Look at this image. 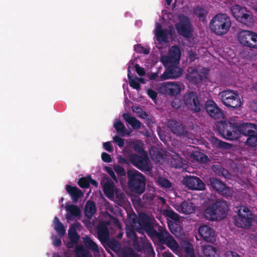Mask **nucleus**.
I'll return each instance as SVG.
<instances>
[{"instance_id":"obj_1","label":"nucleus","mask_w":257,"mask_h":257,"mask_svg":"<svg viewBox=\"0 0 257 257\" xmlns=\"http://www.w3.org/2000/svg\"><path fill=\"white\" fill-rule=\"evenodd\" d=\"M251 122H242L239 124L234 121L224 120L218 122L216 127L219 133L224 138L229 140H236L241 135L247 137Z\"/></svg>"},{"instance_id":"obj_2","label":"nucleus","mask_w":257,"mask_h":257,"mask_svg":"<svg viewBox=\"0 0 257 257\" xmlns=\"http://www.w3.org/2000/svg\"><path fill=\"white\" fill-rule=\"evenodd\" d=\"M227 211L228 206L225 201L216 200L206 208L204 216L210 221L220 220L226 217Z\"/></svg>"},{"instance_id":"obj_3","label":"nucleus","mask_w":257,"mask_h":257,"mask_svg":"<svg viewBox=\"0 0 257 257\" xmlns=\"http://www.w3.org/2000/svg\"><path fill=\"white\" fill-rule=\"evenodd\" d=\"M230 17L225 13H218L211 20L209 23L210 30L218 36L226 34L231 27Z\"/></svg>"},{"instance_id":"obj_4","label":"nucleus","mask_w":257,"mask_h":257,"mask_svg":"<svg viewBox=\"0 0 257 257\" xmlns=\"http://www.w3.org/2000/svg\"><path fill=\"white\" fill-rule=\"evenodd\" d=\"M127 185L132 192L141 194L146 189V177L141 172L134 169L126 172Z\"/></svg>"},{"instance_id":"obj_5","label":"nucleus","mask_w":257,"mask_h":257,"mask_svg":"<svg viewBox=\"0 0 257 257\" xmlns=\"http://www.w3.org/2000/svg\"><path fill=\"white\" fill-rule=\"evenodd\" d=\"M138 221L139 227L137 229L139 233H143L145 231L149 237L153 234L156 230L154 228L155 219L151 217L149 215L145 213H141L139 218L137 215H135L134 218L132 219V222L136 224Z\"/></svg>"},{"instance_id":"obj_6","label":"nucleus","mask_w":257,"mask_h":257,"mask_svg":"<svg viewBox=\"0 0 257 257\" xmlns=\"http://www.w3.org/2000/svg\"><path fill=\"white\" fill-rule=\"evenodd\" d=\"M150 238L152 239H157L159 242L166 245L173 251L176 250L179 247V244L171 234L163 228H159V231L155 230Z\"/></svg>"},{"instance_id":"obj_7","label":"nucleus","mask_w":257,"mask_h":257,"mask_svg":"<svg viewBox=\"0 0 257 257\" xmlns=\"http://www.w3.org/2000/svg\"><path fill=\"white\" fill-rule=\"evenodd\" d=\"M252 213L248 207L241 206L238 209V213L234 217L233 222L235 225L241 228H248L252 223Z\"/></svg>"},{"instance_id":"obj_8","label":"nucleus","mask_w":257,"mask_h":257,"mask_svg":"<svg viewBox=\"0 0 257 257\" xmlns=\"http://www.w3.org/2000/svg\"><path fill=\"white\" fill-rule=\"evenodd\" d=\"M222 103L228 107L238 108L241 105L238 93L230 89H226L221 92Z\"/></svg>"},{"instance_id":"obj_9","label":"nucleus","mask_w":257,"mask_h":257,"mask_svg":"<svg viewBox=\"0 0 257 257\" xmlns=\"http://www.w3.org/2000/svg\"><path fill=\"white\" fill-rule=\"evenodd\" d=\"M184 103L188 108L194 113L199 112L203 108L196 92L190 91L185 94L183 97Z\"/></svg>"},{"instance_id":"obj_10","label":"nucleus","mask_w":257,"mask_h":257,"mask_svg":"<svg viewBox=\"0 0 257 257\" xmlns=\"http://www.w3.org/2000/svg\"><path fill=\"white\" fill-rule=\"evenodd\" d=\"M128 160L130 163L143 172H149L152 170L147 157L133 154L128 156Z\"/></svg>"},{"instance_id":"obj_11","label":"nucleus","mask_w":257,"mask_h":257,"mask_svg":"<svg viewBox=\"0 0 257 257\" xmlns=\"http://www.w3.org/2000/svg\"><path fill=\"white\" fill-rule=\"evenodd\" d=\"M158 89L161 94L174 96L180 93L181 87L175 82H163L159 84Z\"/></svg>"},{"instance_id":"obj_12","label":"nucleus","mask_w":257,"mask_h":257,"mask_svg":"<svg viewBox=\"0 0 257 257\" xmlns=\"http://www.w3.org/2000/svg\"><path fill=\"white\" fill-rule=\"evenodd\" d=\"M182 184L191 190H204L205 184L198 177L189 175L184 177Z\"/></svg>"},{"instance_id":"obj_13","label":"nucleus","mask_w":257,"mask_h":257,"mask_svg":"<svg viewBox=\"0 0 257 257\" xmlns=\"http://www.w3.org/2000/svg\"><path fill=\"white\" fill-rule=\"evenodd\" d=\"M181 52L178 46L171 47L168 55H164L161 57V62L164 66L172 64H178L180 59Z\"/></svg>"},{"instance_id":"obj_14","label":"nucleus","mask_w":257,"mask_h":257,"mask_svg":"<svg viewBox=\"0 0 257 257\" xmlns=\"http://www.w3.org/2000/svg\"><path fill=\"white\" fill-rule=\"evenodd\" d=\"M208 185L210 186L212 189L217 191L219 194L224 196H229L230 194V190L226 184L219 179L212 177L208 181Z\"/></svg>"},{"instance_id":"obj_15","label":"nucleus","mask_w":257,"mask_h":257,"mask_svg":"<svg viewBox=\"0 0 257 257\" xmlns=\"http://www.w3.org/2000/svg\"><path fill=\"white\" fill-rule=\"evenodd\" d=\"M205 108L208 114L213 119H220L224 117L223 111L218 105L212 100H207Z\"/></svg>"},{"instance_id":"obj_16","label":"nucleus","mask_w":257,"mask_h":257,"mask_svg":"<svg viewBox=\"0 0 257 257\" xmlns=\"http://www.w3.org/2000/svg\"><path fill=\"white\" fill-rule=\"evenodd\" d=\"M186 21H180L176 24V28L177 33L185 38H190L193 35V29L191 25L186 17Z\"/></svg>"},{"instance_id":"obj_17","label":"nucleus","mask_w":257,"mask_h":257,"mask_svg":"<svg viewBox=\"0 0 257 257\" xmlns=\"http://www.w3.org/2000/svg\"><path fill=\"white\" fill-rule=\"evenodd\" d=\"M201 238L207 242L213 243L216 241V235L213 229L207 225H202L198 228Z\"/></svg>"},{"instance_id":"obj_18","label":"nucleus","mask_w":257,"mask_h":257,"mask_svg":"<svg viewBox=\"0 0 257 257\" xmlns=\"http://www.w3.org/2000/svg\"><path fill=\"white\" fill-rule=\"evenodd\" d=\"M178 64H172L168 66L163 73L162 74L161 78L162 80H165L169 79H174L179 77L182 74V69L177 66Z\"/></svg>"},{"instance_id":"obj_19","label":"nucleus","mask_w":257,"mask_h":257,"mask_svg":"<svg viewBox=\"0 0 257 257\" xmlns=\"http://www.w3.org/2000/svg\"><path fill=\"white\" fill-rule=\"evenodd\" d=\"M187 71L186 78L192 84L198 85V84H201L204 79L203 74L199 73L196 68L189 67Z\"/></svg>"},{"instance_id":"obj_20","label":"nucleus","mask_w":257,"mask_h":257,"mask_svg":"<svg viewBox=\"0 0 257 257\" xmlns=\"http://www.w3.org/2000/svg\"><path fill=\"white\" fill-rule=\"evenodd\" d=\"M236 20L249 28L253 26L255 21L254 17L252 13L247 9L245 10L243 13H241L239 17L236 18Z\"/></svg>"},{"instance_id":"obj_21","label":"nucleus","mask_w":257,"mask_h":257,"mask_svg":"<svg viewBox=\"0 0 257 257\" xmlns=\"http://www.w3.org/2000/svg\"><path fill=\"white\" fill-rule=\"evenodd\" d=\"M169 126L171 132L178 136L183 137L187 135L182 124L179 121L172 120L169 122Z\"/></svg>"},{"instance_id":"obj_22","label":"nucleus","mask_w":257,"mask_h":257,"mask_svg":"<svg viewBox=\"0 0 257 257\" xmlns=\"http://www.w3.org/2000/svg\"><path fill=\"white\" fill-rule=\"evenodd\" d=\"M246 140V145L251 147H257V124L252 123Z\"/></svg>"},{"instance_id":"obj_23","label":"nucleus","mask_w":257,"mask_h":257,"mask_svg":"<svg viewBox=\"0 0 257 257\" xmlns=\"http://www.w3.org/2000/svg\"><path fill=\"white\" fill-rule=\"evenodd\" d=\"M66 210L69 213L66 215V218L67 220H72L75 217H79L81 214V211L78 206L73 205H66L65 207Z\"/></svg>"},{"instance_id":"obj_24","label":"nucleus","mask_w":257,"mask_h":257,"mask_svg":"<svg viewBox=\"0 0 257 257\" xmlns=\"http://www.w3.org/2000/svg\"><path fill=\"white\" fill-rule=\"evenodd\" d=\"M66 190L70 195L73 202H78L79 198L83 195V192L76 187L72 186L70 185H66Z\"/></svg>"},{"instance_id":"obj_25","label":"nucleus","mask_w":257,"mask_h":257,"mask_svg":"<svg viewBox=\"0 0 257 257\" xmlns=\"http://www.w3.org/2000/svg\"><path fill=\"white\" fill-rule=\"evenodd\" d=\"M81 226L79 223L76 222L71 225L68 230V237L72 243H77L80 239V236L76 231V228Z\"/></svg>"},{"instance_id":"obj_26","label":"nucleus","mask_w":257,"mask_h":257,"mask_svg":"<svg viewBox=\"0 0 257 257\" xmlns=\"http://www.w3.org/2000/svg\"><path fill=\"white\" fill-rule=\"evenodd\" d=\"M252 31L248 30H242L237 33V39L240 44L247 47L250 40V37Z\"/></svg>"},{"instance_id":"obj_27","label":"nucleus","mask_w":257,"mask_h":257,"mask_svg":"<svg viewBox=\"0 0 257 257\" xmlns=\"http://www.w3.org/2000/svg\"><path fill=\"white\" fill-rule=\"evenodd\" d=\"M155 34L157 40L159 42H167V37H168V30L166 29H162L159 23H157V28L155 31Z\"/></svg>"},{"instance_id":"obj_28","label":"nucleus","mask_w":257,"mask_h":257,"mask_svg":"<svg viewBox=\"0 0 257 257\" xmlns=\"http://www.w3.org/2000/svg\"><path fill=\"white\" fill-rule=\"evenodd\" d=\"M96 213V205L92 201H87L84 207V213L87 218L90 219Z\"/></svg>"},{"instance_id":"obj_29","label":"nucleus","mask_w":257,"mask_h":257,"mask_svg":"<svg viewBox=\"0 0 257 257\" xmlns=\"http://www.w3.org/2000/svg\"><path fill=\"white\" fill-rule=\"evenodd\" d=\"M103 191L109 199H114V183L113 182L106 181L103 186Z\"/></svg>"},{"instance_id":"obj_30","label":"nucleus","mask_w":257,"mask_h":257,"mask_svg":"<svg viewBox=\"0 0 257 257\" xmlns=\"http://www.w3.org/2000/svg\"><path fill=\"white\" fill-rule=\"evenodd\" d=\"M125 120L130 124L134 129L139 130L141 127V121L134 116H132L130 114L126 113L122 115Z\"/></svg>"},{"instance_id":"obj_31","label":"nucleus","mask_w":257,"mask_h":257,"mask_svg":"<svg viewBox=\"0 0 257 257\" xmlns=\"http://www.w3.org/2000/svg\"><path fill=\"white\" fill-rule=\"evenodd\" d=\"M193 13L199 18V20L204 22L206 19L208 12L204 7L198 6L193 8Z\"/></svg>"},{"instance_id":"obj_32","label":"nucleus","mask_w":257,"mask_h":257,"mask_svg":"<svg viewBox=\"0 0 257 257\" xmlns=\"http://www.w3.org/2000/svg\"><path fill=\"white\" fill-rule=\"evenodd\" d=\"M135 247L139 251H141L142 250H149L153 248L151 243L149 241L145 236L141 238L139 243H135Z\"/></svg>"},{"instance_id":"obj_33","label":"nucleus","mask_w":257,"mask_h":257,"mask_svg":"<svg viewBox=\"0 0 257 257\" xmlns=\"http://www.w3.org/2000/svg\"><path fill=\"white\" fill-rule=\"evenodd\" d=\"M97 235L99 240L102 243L109 239L108 229L105 226H101L98 228Z\"/></svg>"},{"instance_id":"obj_34","label":"nucleus","mask_w":257,"mask_h":257,"mask_svg":"<svg viewBox=\"0 0 257 257\" xmlns=\"http://www.w3.org/2000/svg\"><path fill=\"white\" fill-rule=\"evenodd\" d=\"M54 227L58 235L63 237L66 233V229L64 225L60 222L57 217H55L53 220Z\"/></svg>"},{"instance_id":"obj_35","label":"nucleus","mask_w":257,"mask_h":257,"mask_svg":"<svg viewBox=\"0 0 257 257\" xmlns=\"http://www.w3.org/2000/svg\"><path fill=\"white\" fill-rule=\"evenodd\" d=\"M203 252L207 257H218L219 256L217 249L211 245H205L203 249Z\"/></svg>"},{"instance_id":"obj_36","label":"nucleus","mask_w":257,"mask_h":257,"mask_svg":"<svg viewBox=\"0 0 257 257\" xmlns=\"http://www.w3.org/2000/svg\"><path fill=\"white\" fill-rule=\"evenodd\" d=\"M181 211L186 214H189L193 213L195 210L193 204L190 201H184L180 204Z\"/></svg>"},{"instance_id":"obj_37","label":"nucleus","mask_w":257,"mask_h":257,"mask_svg":"<svg viewBox=\"0 0 257 257\" xmlns=\"http://www.w3.org/2000/svg\"><path fill=\"white\" fill-rule=\"evenodd\" d=\"M191 157L194 161L200 163H206L209 161L207 155L200 152L193 153Z\"/></svg>"},{"instance_id":"obj_38","label":"nucleus","mask_w":257,"mask_h":257,"mask_svg":"<svg viewBox=\"0 0 257 257\" xmlns=\"http://www.w3.org/2000/svg\"><path fill=\"white\" fill-rule=\"evenodd\" d=\"M113 126H114L117 133L122 137L126 135L129 136L131 133V131H126L124 125L120 120L116 121L113 124Z\"/></svg>"},{"instance_id":"obj_39","label":"nucleus","mask_w":257,"mask_h":257,"mask_svg":"<svg viewBox=\"0 0 257 257\" xmlns=\"http://www.w3.org/2000/svg\"><path fill=\"white\" fill-rule=\"evenodd\" d=\"M104 243H106L109 248L115 252L119 251L121 248L120 243L115 239H109Z\"/></svg>"},{"instance_id":"obj_40","label":"nucleus","mask_w":257,"mask_h":257,"mask_svg":"<svg viewBox=\"0 0 257 257\" xmlns=\"http://www.w3.org/2000/svg\"><path fill=\"white\" fill-rule=\"evenodd\" d=\"M84 243L85 246L93 251L99 250L97 243L91 239L89 237L86 236L84 238Z\"/></svg>"},{"instance_id":"obj_41","label":"nucleus","mask_w":257,"mask_h":257,"mask_svg":"<svg viewBox=\"0 0 257 257\" xmlns=\"http://www.w3.org/2000/svg\"><path fill=\"white\" fill-rule=\"evenodd\" d=\"M246 9V8L241 7L238 5H234L231 6L230 11L233 16L236 20V18L241 15V13H243Z\"/></svg>"},{"instance_id":"obj_42","label":"nucleus","mask_w":257,"mask_h":257,"mask_svg":"<svg viewBox=\"0 0 257 257\" xmlns=\"http://www.w3.org/2000/svg\"><path fill=\"white\" fill-rule=\"evenodd\" d=\"M211 141L214 145L221 149H227L230 147V145L229 143L220 140L215 138V137H212Z\"/></svg>"},{"instance_id":"obj_43","label":"nucleus","mask_w":257,"mask_h":257,"mask_svg":"<svg viewBox=\"0 0 257 257\" xmlns=\"http://www.w3.org/2000/svg\"><path fill=\"white\" fill-rule=\"evenodd\" d=\"M163 214L165 216L169 217L175 221H178L179 220V216L178 213L171 208L165 209L163 212Z\"/></svg>"},{"instance_id":"obj_44","label":"nucleus","mask_w":257,"mask_h":257,"mask_svg":"<svg viewBox=\"0 0 257 257\" xmlns=\"http://www.w3.org/2000/svg\"><path fill=\"white\" fill-rule=\"evenodd\" d=\"M89 176L86 177H81L79 179L77 184L81 188H88L89 187Z\"/></svg>"},{"instance_id":"obj_45","label":"nucleus","mask_w":257,"mask_h":257,"mask_svg":"<svg viewBox=\"0 0 257 257\" xmlns=\"http://www.w3.org/2000/svg\"><path fill=\"white\" fill-rule=\"evenodd\" d=\"M184 251L190 257H195L193 246L192 243L187 242L183 247Z\"/></svg>"},{"instance_id":"obj_46","label":"nucleus","mask_w":257,"mask_h":257,"mask_svg":"<svg viewBox=\"0 0 257 257\" xmlns=\"http://www.w3.org/2000/svg\"><path fill=\"white\" fill-rule=\"evenodd\" d=\"M159 185L163 188H170L172 186L171 182L164 177H160L158 180Z\"/></svg>"},{"instance_id":"obj_47","label":"nucleus","mask_w":257,"mask_h":257,"mask_svg":"<svg viewBox=\"0 0 257 257\" xmlns=\"http://www.w3.org/2000/svg\"><path fill=\"white\" fill-rule=\"evenodd\" d=\"M115 194V202L118 204H120L123 203L124 201V194L123 193L120 192L118 191H116L114 195Z\"/></svg>"},{"instance_id":"obj_48","label":"nucleus","mask_w":257,"mask_h":257,"mask_svg":"<svg viewBox=\"0 0 257 257\" xmlns=\"http://www.w3.org/2000/svg\"><path fill=\"white\" fill-rule=\"evenodd\" d=\"M128 82L129 85L131 87H132L133 88L136 89L137 90H139L140 89V84L139 83V82L137 81L136 80L132 78V75H128Z\"/></svg>"},{"instance_id":"obj_49","label":"nucleus","mask_w":257,"mask_h":257,"mask_svg":"<svg viewBox=\"0 0 257 257\" xmlns=\"http://www.w3.org/2000/svg\"><path fill=\"white\" fill-rule=\"evenodd\" d=\"M148 96L154 101H156L157 98V92L152 88H148L147 91Z\"/></svg>"},{"instance_id":"obj_50","label":"nucleus","mask_w":257,"mask_h":257,"mask_svg":"<svg viewBox=\"0 0 257 257\" xmlns=\"http://www.w3.org/2000/svg\"><path fill=\"white\" fill-rule=\"evenodd\" d=\"M114 171L119 176H125L126 175V173L124 168L119 165L114 167Z\"/></svg>"},{"instance_id":"obj_51","label":"nucleus","mask_w":257,"mask_h":257,"mask_svg":"<svg viewBox=\"0 0 257 257\" xmlns=\"http://www.w3.org/2000/svg\"><path fill=\"white\" fill-rule=\"evenodd\" d=\"M113 142H115L120 148L123 147L124 145V140L118 136L113 137Z\"/></svg>"},{"instance_id":"obj_52","label":"nucleus","mask_w":257,"mask_h":257,"mask_svg":"<svg viewBox=\"0 0 257 257\" xmlns=\"http://www.w3.org/2000/svg\"><path fill=\"white\" fill-rule=\"evenodd\" d=\"M135 67L136 68L137 73L139 76H143L145 75L146 72L145 69L143 67H141L138 64H136Z\"/></svg>"},{"instance_id":"obj_53","label":"nucleus","mask_w":257,"mask_h":257,"mask_svg":"<svg viewBox=\"0 0 257 257\" xmlns=\"http://www.w3.org/2000/svg\"><path fill=\"white\" fill-rule=\"evenodd\" d=\"M105 171L112 179H113L115 181H117V179L115 175V173H114V171L112 170L111 168L108 167H105Z\"/></svg>"},{"instance_id":"obj_54","label":"nucleus","mask_w":257,"mask_h":257,"mask_svg":"<svg viewBox=\"0 0 257 257\" xmlns=\"http://www.w3.org/2000/svg\"><path fill=\"white\" fill-rule=\"evenodd\" d=\"M168 226H169V229L172 233L175 234L177 232L178 227L177 223L170 222L168 224Z\"/></svg>"},{"instance_id":"obj_55","label":"nucleus","mask_w":257,"mask_h":257,"mask_svg":"<svg viewBox=\"0 0 257 257\" xmlns=\"http://www.w3.org/2000/svg\"><path fill=\"white\" fill-rule=\"evenodd\" d=\"M77 257H92V255L87 250L82 249L81 252H77Z\"/></svg>"},{"instance_id":"obj_56","label":"nucleus","mask_w":257,"mask_h":257,"mask_svg":"<svg viewBox=\"0 0 257 257\" xmlns=\"http://www.w3.org/2000/svg\"><path fill=\"white\" fill-rule=\"evenodd\" d=\"M101 158L104 162L106 163H110L112 161L110 155L104 152L101 154Z\"/></svg>"},{"instance_id":"obj_57","label":"nucleus","mask_w":257,"mask_h":257,"mask_svg":"<svg viewBox=\"0 0 257 257\" xmlns=\"http://www.w3.org/2000/svg\"><path fill=\"white\" fill-rule=\"evenodd\" d=\"M103 148L104 149L108 151L109 153H112L113 152V148L111 146L110 142H107L103 143Z\"/></svg>"},{"instance_id":"obj_58","label":"nucleus","mask_w":257,"mask_h":257,"mask_svg":"<svg viewBox=\"0 0 257 257\" xmlns=\"http://www.w3.org/2000/svg\"><path fill=\"white\" fill-rule=\"evenodd\" d=\"M224 256L225 257H240L237 253L231 250L227 251L225 253Z\"/></svg>"},{"instance_id":"obj_59","label":"nucleus","mask_w":257,"mask_h":257,"mask_svg":"<svg viewBox=\"0 0 257 257\" xmlns=\"http://www.w3.org/2000/svg\"><path fill=\"white\" fill-rule=\"evenodd\" d=\"M256 34L257 33L256 32H254V31H252L250 37V40L249 41V43H248V46H247L248 48H249L250 49H251V47L253 44V40H254V38H255Z\"/></svg>"},{"instance_id":"obj_60","label":"nucleus","mask_w":257,"mask_h":257,"mask_svg":"<svg viewBox=\"0 0 257 257\" xmlns=\"http://www.w3.org/2000/svg\"><path fill=\"white\" fill-rule=\"evenodd\" d=\"M172 106L175 109H178L181 106L180 101L179 99H176L171 103Z\"/></svg>"},{"instance_id":"obj_61","label":"nucleus","mask_w":257,"mask_h":257,"mask_svg":"<svg viewBox=\"0 0 257 257\" xmlns=\"http://www.w3.org/2000/svg\"><path fill=\"white\" fill-rule=\"evenodd\" d=\"M53 244L55 246L59 247L62 245L61 239L56 236L53 239Z\"/></svg>"},{"instance_id":"obj_62","label":"nucleus","mask_w":257,"mask_h":257,"mask_svg":"<svg viewBox=\"0 0 257 257\" xmlns=\"http://www.w3.org/2000/svg\"><path fill=\"white\" fill-rule=\"evenodd\" d=\"M222 175L226 179H229L231 176L230 173L227 170L224 169L222 170Z\"/></svg>"},{"instance_id":"obj_63","label":"nucleus","mask_w":257,"mask_h":257,"mask_svg":"<svg viewBox=\"0 0 257 257\" xmlns=\"http://www.w3.org/2000/svg\"><path fill=\"white\" fill-rule=\"evenodd\" d=\"M134 148L135 151L138 153H141L143 151V149L141 146L138 144H135Z\"/></svg>"},{"instance_id":"obj_64","label":"nucleus","mask_w":257,"mask_h":257,"mask_svg":"<svg viewBox=\"0 0 257 257\" xmlns=\"http://www.w3.org/2000/svg\"><path fill=\"white\" fill-rule=\"evenodd\" d=\"M134 49L136 52L141 53L144 47L141 44H137L135 46Z\"/></svg>"}]
</instances>
